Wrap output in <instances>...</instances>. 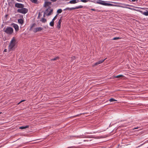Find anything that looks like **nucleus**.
Segmentation results:
<instances>
[{"label":"nucleus","instance_id":"nucleus-8","mask_svg":"<svg viewBox=\"0 0 148 148\" xmlns=\"http://www.w3.org/2000/svg\"><path fill=\"white\" fill-rule=\"evenodd\" d=\"M106 2L104 1H101V0H99V1L97 2V3H99V4L104 5H106Z\"/></svg>","mask_w":148,"mask_h":148},{"label":"nucleus","instance_id":"nucleus-18","mask_svg":"<svg viewBox=\"0 0 148 148\" xmlns=\"http://www.w3.org/2000/svg\"><path fill=\"white\" fill-rule=\"evenodd\" d=\"M51 8V7H48V8H47L45 10V11L44 12L45 14L46 15V14H47V13H48V12L50 10Z\"/></svg>","mask_w":148,"mask_h":148},{"label":"nucleus","instance_id":"nucleus-33","mask_svg":"<svg viewBox=\"0 0 148 148\" xmlns=\"http://www.w3.org/2000/svg\"><path fill=\"white\" fill-rule=\"evenodd\" d=\"M40 15H41V14H40V12H39V13L38 15V18H39Z\"/></svg>","mask_w":148,"mask_h":148},{"label":"nucleus","instance_id":"nucleus-7","mask_svg":"<svg viewBox=\"0 0 148 148\" xmlns=\"http://www.w3.org/2000/svg\"><path fill=\"white\" fill-rule=\"evenodd\" d=\"M106 59V58H105V59H104V60H101L97 62H96L93 65V66H96V65H99L101 63H102L103 62H104V60Z\"/></svg>","mask_w":148,"mask_h":148},{"label":"nucleus","instance_id":"nucleus-45","mask_svg":"<svg viewBox=\"0 0 148 148\" xmlns=\"http://www.w3.org/2000/svg\"><path fill=\"white\" fill-rule=\"evenodd\" d=\"M129 8V9H131V8Z\"/></svg>","mask_w":148,"mask_h":148},{"label":"nucleus","instance_id":"nucleus-2","mask_svg":"<svg viewBox=\"0 0 148 148\" xmlns=\"http://www.w3.org/2000/svg\"><path fill=\"white\" fill-rule=\"evenodd\" d=\"M16 41V40L15 39L14 37H13L8 46V49L9 51L13 50L15 45Z\"/></svg>","mask_w":148,"mask_h":148},{"label":"nucleus","instance_id":"nucleus-20","mask_svg":"<svg viewBox=\"0 0 148 148\" xmlns=\"http://www.w3.org/2000/svg\"><path fill=\"white\" fill-rule=\"evenodd\" d=\"M106 6H116V5H114L112 4L106 3Z\"/></svg>","mask_w":148,"mask_h":148},{"label":"nucleus","instance_id":"nucleus-14","mask_svg":"<svg viewBox=\"0 0 148 148\" xmlns=\"http://www.w3.org/2000/svg\"><path fill=\"white\" fill-rule=\"evenodd\" d=\"M29 127V125H27L25 126H23L20 127L19 128L21 129H25Z\"/></svg>","mask_w":148,"mask_h":148},{"label":"nucleus","instance_id":"nucleus-24","mask_svg":"<svg viewBox=\"0 0 148 148\" xmlns=\"http://www.w3.org/2000/svg\"><path fill=\"white\" fill-rule=\"evenodd\" d=\"M62 12V10L60 9H58L57 11V13L58 14L61 13Z\"/></svg>","mask_w":148,"mask_h":148},{"label":"nucleus","instance_id":"nucleus-41","mask_svg":"<svg viewBox=\"0 0 148 148\" xmlns=\"http://www.w3.org/2000/svg\"><path fill=\"white\" fill-rule=\"evenodd\" d=\"M8 16V15L7 14L6 15H5V16L6 17H7Z\"/></svg>","mask_w":148,"mask_h":148},{"label":"nucleus","instance_id":"nucleus-39","mask_svg":"<svg viewBox=\"0 0 148 148\" xmlns=\"http://www.w3.org/2000/svg\"><path fill=\"white\" fill-rule=\"evenodd\" d=\"M136 0H132V2H134Z\"/></svg>","mask_w":148,"mask_h":148},{"label":"nucleus","instance_id":"nucleus-10","mask_svg":"<svg viewBox=\"0 0 148 148\" xmlns=\"http://www.w3.org/2000/svg\"><path fill=\"white\" fill-rule=\"evenodd\" d=\"M62 17V16H61L60 18L59 19L58 22V25H57V27L58 28H60L61 27V23L62 22V20H61V18Z\"/></svg>","mask_w":148,"mask_h":148},{"label":"nucleus","instance_id":"nucleus-36","mask_svg":"<svg viewBox=\"0 0 148 148\" xmlns=\"http://www.w3.org/2000/svg\"><path fill=\"white\" fill-rule=\"evenodd\" d=\"M138 127H137L134 128L133 130H135V129H138Z\"/></svg>","mask_w":148,"mask_h":148},{"label":"nucleus","instance_id":"nucleus-27","mask_svg":"<svg viewBox=\"0 0 148 148\" xmlns=\"http://www.w3.org/2000/svg\"><path fill=\"white\" fill-rule=\"evenodd\" d=\"M66 9H67V10H75V8H67Z\"/></svg>","mask_w":148,"mask_h":148},{"label":"nucleus","instance_id":"nucleus-29","mask_svg":"<svg viewBox=\"0 0 148 148\" xmlns=\"http://www.w3.org/2000/svg\"><path fill=\"white\" fill-rule=\"evenodd\" d=\"M90 1V0H81L80 1L84 3H86L88 1Z\"/></svg>","mask_w":148,"mask_h":148},{"label":"nucleus","instance_id":"nucleus-5","mask_svg":"<svg viewBox=\"0 0 148 148\" xmlns=\"http://www.w3.org/2000/svg\"><path fill=\"white\" fill-rule=\"evenodd\" d=\"M43 29V28L42 27L35 28L34 29L33 31L34 33H36L38 32H40Z\"/></svg>","mask_w":148,"mask_h":148},{"label":"nucleus","instance_id":"nucleus-26","mask_svg":"<svg viewBox=\"0 0 148 148\" xmlns=\"http://www.w3.org/2000/svg\"><path fill=\"white\" fill-rule=\"evenodd\" d=\"M59 57L58 56L54 58L51 59V61H54L56 60L57 59H58Z\"/></svg>","mask_w":148,"mask_h":148},{"label":"nucleus","instance_id":"nucleus-43","mask_svg":"<svg viewBox=\"0 0 148 148\" xmlns=\"http://www.w3.org/2000/svg\"><path fill=\"white\" fill-rule=\"evenodd\" d=\"M114 3H116V2H114Z\"/></svg>","mask_w":148,"mask_h":148},{"label":"nucleus","instance_id":"nucleus-16","mask_svg":"<svg viewBox=\"0 0 148 148\" xmlns=\"http://www.w3.org/2000/svg\"><path fill=\"white\" fill-rule=\"evenodd\" d=\"M53 12V10L52 9H50V10L49 11V13H47V14H46V15L48 16L50 15L51 14V13Z\"/></svg>","mask_w":148,"mask_h":148},{"label":"nucleus","instance_id":"nucleus-3","mask_svg":"<svg viewBox=\"0 0 148 148\" xmlns=\"http://www.w3.org/2000/svg\"><path fill=\"white\" fill-rule=\"evenodd\" d=\"M21 9H19L17 10L18 12L21 13L23 14H25L27 12L28 10L25 8H21Z\"/></svg>","mask_w":148,"mask_h":148},{"label":"nucleus","instance_id":"nucleus-42","mask_svg":"<svg viewBox=\"0 0 148 148\" xmlns=\"http://www.w3.org/2000/svg\"><path fill=\"white\" fill-rule=\"evenodd\" d=\"M76 1L77 2H79V0H77Z\"/></svg>","mask_w":148,"mask_h":148},{"label":"nucleus","instance_id":"nucleus-21","mask_svg":"<svg viewBox=\"0 0 148 148\" xmlns=\"http://www.w3.org/2000/svg\"><path fill=\"white\" fill-rule=\"evenodd\" d=\"M83 7V6L82 5H79L78 6L76 7H74L75 9H78L79 8H81Z\"/></svg>","mask_w":148,"mask_h":148},{"label":"nucleus","instance_id":"nucleus-17","mask_svg":"<svg viewBox=\"0 0 148 148\" xmlns=\"http://www.w3.org/2000/svg\"><path fill=\"white\" fill-rule=\"evenodd\" d=\"M40 21H41L42 23H45L47 22V19L45 18H42L40 20Z\"/></svg>","mask_w":148,"mask_h":148},{"label":"nucleus","instance_id":"nucleus-11","mask_svg":"<svg viewBox=\"0 0 148 148\" xmlns=\"http://www.w3.org/2000/svg\"><path fill=\"white\" fill-rule=\"evenodd\" d=\"M124 76L123 75H118L116 76H113V78L114 79L115 78H121L122 77H123Z\"/></svg>","mask_w":148,"mask_h":148},{"label":"nucleus","instance_id":"nucleus-37","mask_svg":"<svg viewBox=\"0 0 148 148\" xmlns=\"http://www.w3.org/2000/svg\"><path fill=\"white\" fill-rule=\"evenodd\" d=\"M4 52H7V49H5L4 50Z\"/></svg>","mask_w":148,"mask_h":148},{"label":"nucleus","instance_id":"nucleus-40","mask_svg":"<svg viewBox=\"0 0 148 148\" xmlns=\"http://www.w3.org/2000/svg\"><path fill=\"white\" fill-rule=\"evenodd\" d=\"M67 10V9H66V8H65V9H64V11H65V10Z\"/></svg>","mask_w":148,"mask_h":148},{"label":"nucleus","instance_id":"nucleus-4","mask_svg":"<svg viewBox=\"0 0 148 148\" xmlns=\"http://www.w3.org/2000/svg\"><path fill=\"white\" fill-rule=\"evenodd\" d=\"M11 25L14 28L16 32H17L18 31L19 27L17 25L13 23L11 24Z\"/></svg>","mask_w":148,"mask_h":148},{"label":"nucleus","instance_id":"nucleus-15","mask_svg":"<svg viewBox=\"0 0 148 148\" xmlns=\"http://www.w3.org/2000/svg\"><path fill=\"white\" fill-rule=\"evenodd\" d=\"M140 12H141L145 16H148V11L146 10V11L145 12H143L142 11H139Z\"/></svg>","mask_w":148,"mask_h":148},{"label":"nucleus","instance_id":"nucleus-1","mask_svg":"<svg viewBox=\"0 0 148 148\" xmlns=\"http://www.w3.org/2000/svg\"><path fill=\"white\" fill-rule=\"evenodd\" d=\"M3 31L7 34L11 35L13 32V29L12 27H4L3 28Z\"/></svg>","mask_w":148,"mask_h":148},{"label":"nucleus","instance_id":"nucleus-28","mask_svg":"<svg viewBox=\"0 0 148 148\" xmlns=\"http://www.w3.org/2000/svg\"><path fill=\"white\" fill-rule=\"evenodd\" d=\"M121 39V38L119 37H114L112 39V40H117L118 39Z\"/></svg>","mask_w":148,"mask_h":148},{"label":"nucleus","instance_id":"nucleus-23","mask_svg":"<svg viewBox=\"0 0 148 148\" xmlns=\"http://www.w3.org/2000/svg\"><path fill=\"white\" fill-rule=\"evenodd\" d=\"M54 25V21H52L50 23V25L51 26H53Z\"/></svg>","mask_w":148,"mask_h":148},{"label":"nucleus","instance_id":"nucleus-22","mask_svg":"<svg viewBox=\"0 0 148 148\" xmlns=\"http://www.w3.org/2000/svg\"><path fill=\"white\" fill-rule=\"evenodd\" d=\"M32 3H35L38 4V2H37V0H30Z\"/></svg>","mask_w":148,"mask_h":148},{"label":"nucleus","instance_id":"nucleus-30","mask_svg":"<svg viewBox=\"0 0 148 148\" xmlns=\"http://www.w3.org/2000/svg\"><path fill=\"white\" fill-rule=\"evenodd\" d=\"M57 15L58 14H57L54 17V18L52 20V21H54L57 18Z\"/></svg>","mask_w":148,"mask_h":148},{"label":"nucleus","instance_id":"nucleus-38","mask_svg":"<svg viewBox=\"0 0 148 148\" xmlns=\"http://www.w3.org/2000/svg\"><path fill=\"white\" fill-rule=\"evenodd\" d=\"M45 14H45V12H44V15H43V17H45Z\"/></svg>","mask_w":148,"mask_h":148},{"label":"nucleus","instance_id":"nucleus-12","mask_svg":"<svg viewBox=\"0 0 148 148\" xmlns=\"http://www.w3.org/2000/svg\"><path fill=\"white\" fill-rule=\"evenodd\" d=\"M77 2L76 1V0H72L70 1L69 2L67 3V4H68L69 3L71 4H74L77 3Z\"/></svg>","mask_w":148,"mask_h":148},{"label":"nucleus","instance_id":"nucleus-32","mask_svg":"<svg viewBox=\"0 0 148 148\" xmlns=\"http://www.w3.org/2000/svg\"><path fill=\"white\" fill-rule=\"evenodd\" d=\"M91 10H92V11H99L96 10H95V9H91Z\"/></svg>","mask_w":148,"mask_h":148},{"label":"nucleus","instance_id":"nucleus-44","mask_svg":"<svg viewBox=\"0 0 148 148\" xmlns=\"http://www.w3.org/2000/svg\"><path fill=\"white\" fill-rule=\"evenodd\" d=\"M1 113H2V112H0V114H1Z\"/></svg>","mask_w":148,"mask_h":148},{"label":"nucleus","instance_id":"nucleus-34","mask_svg":"<svg viewBox=\"0 0 148 148\" xmlns=\"http://www.w3.org/2000/svg\"><path fill=\"white\" fill-rule=\"evenodd\" d=\"M25 101V100H22L20 102H19L18 103V104H20L21 103V102H23V101Z\"/></svg>","mask_w":148,"mask_h":148},{"label":"nucleus","instance_id":"nucleus-19","mask_svg":"<svg viewBox=\"0 0 148 148\" xmlns=\"http://www.w3.org/2000/svg\"><path fill=\"white\" fill-rule=\"evenodd\" d=\"M36 25V24L35 23H33L31 26L30 28V30H31L32 29V28L35 27Z\"/></svg>","mask_w":148,"mask_h":148},{"label":"nucleus","instance_id":"nucleus-9","mask_svg":"<svg viewBox=\"0 0 148 148\" xmlns=\"http://www.w3.org/2000/svg\"><path fill=\"white\" fill-rule=\"evenodd\" d=\"M51 3L50 2L46 1L45 2L44 6L45 7H46L47 6H49V5H51Z\"/></svg>","mask_w":148,"mask_h":148},{"label":"nucleus","instance_id":"nucleus-13","mask_svg":"<svg viewBox=\"0 0 148 148\" xmlns=\"http://www.w3.org/2000/svg\"><path fill=\"white\" fill-rule=\"evenodd\" d=\"M18 22L22 25L24 23V21L22 19H20L18 20Z\"/></svg>","mask_w":148,"mask_h":148},{"label":"nucleus","instance_id":"nucleus-6","mask_svg":"<svg viewBox=\"0 0 148 148\" xmlns=\"http://www.w3.org/2000/svg\"><path fill=\"white\" fill-rule=\"evenodd\" d=\"M15 7L18 8H23L24 7L23 4L21 3H16L15 4Z\"/></svg>","mask_w":148,"mask_h":148},{"label":"nucleus","instance_id":"nucleus-35","mask_svg":"<svg viewBox=\"0 0 148 148\" xmlns=\"http://www.w3.org/2000/svg\"><path fill=\"white\" fill-rule=\"evenodd\" d=\"M52 2H55L57 0H50Z\"/></svg>","mask_w":148,"mask_h":148},{"label":"nucleus","instance_id":"nucleus-25","mask_svg":"<svg viewBox=\"0 0 148 148\" xmlns=\"http://www.w3.org/2000/svg\"><path fill=\"white\" fill-rule=\"evenodd\" d=\"M109 101L110 102H113V101H117L115 99H114L113 98H111V99H110L109 100Z\"/></svg>","mask_w":148,"mask_h":148},{"label":"nucleus","instance_id":"nucleus-31","mask_svg":"<svg viewBox=\"0 0 148 148\" xmlns=\"http://www.w3.org/2000/svg\"><path fill=\"white\" fill-rule=\"evenodd\" d=\"M8 5L11 6H13V5L10 2L8 3Z\"/></svg>","mask_w":148,"mask_h":148}]
</instances>
